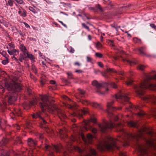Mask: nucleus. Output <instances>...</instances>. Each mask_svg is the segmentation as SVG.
I'll return each mask as SVG.
<instances>
[{"label": "nucleus", "instance_id": "nucleus-1", "mask_svg": "<svg viewBox=\"0 0 156 156\" xmlns=\"http://www.w3.org/2000/svg\"><path fill=\"white\" fill-rule=\"evenodd\" d=\"M118 129L122 135L121 140H118V139H114L110 136L108 137L106 139H103L98 145L97 147L99 150L102 151L105 149L112 150L114 148L119 149V147L117 145L118 141H121L123 143V146L126 147L129 145V141L132 139L135 140L136 142H137L138 139L143 136L144 132L151 136L153 134L152 131H150L148 128L145 127L140 130L137 134H134L126 133L122 128H120Z\"/></svg>", "mask_w": 156, "mask_h": 156}, {"label": "nucleus", "instance_id": "nucleus-2", "mask_svg": "<svg viewBox=\"0 0 156 156\" xmlns=\"http://www.w3.org/2000/svg\"><path fill=\"white\" fill-rule=\"evenodd\" d=\"M41 101L40 102V106L42 111L44 112V108H49V111L54 114H57L59 117L62 119V118L64 119L67 118V116L64 112L58 108L55 105L52 103L54 100L51 101V97L47 95H42L41 96Z\"/></svg>", "mask_w": 156, "mask_h": 156}, {"label": "nucleus", "instance_id": "nucleus-3", "mask_svg": "<svg viewBox=\"0 0 156 156\" xmlns=\"http://www.w3.org/2000/svg\"><path fill=\"white\" fill-rule=\"evenodd\" d=\"M151 80H156V75L153 76L146 75V77L143 81L139 85H135L134 88L136 93L139 95H143L145 93V90L148 88L153 90H156V84L151 83L149 81Z\"/></svg>", "mask_w": 156, "mask_h": 156}, {"label": "nucleus", "instance_id": "nucleus-4", "mask_svg": "<svg viewBox=\"0 0 156 156\" xmlns=\"http://www.w3.org/2000/svg\"><path fill=\"white\" fill-rule=\"evenodd\" d=\"M65 105L66 108L73 110L74 112L73 115V116H76L80 119L83 117V115L88 112L85 109L77 110L78 107L77 105L74 102H73L72 104H67Z\"/></svg>", "mask_w": 156, "mask_h": 156}, {"label": "nucleus", "instance_id": "nucleus-5", "mask_svg": "<svg viewBox=\"0 0 156 156\" xmlns=\"http://www.w3.org/2000/svg\"><path fill=\"white\" fill-rule=\"evenodd\" d=\"M17 77H15L13 80L14 83H5V87L8 91H12V93H15L20 91L21 90V86L20 83H15L16 81L18 80Z\"/></svg>", "mask_w": 156, "mask_h": 156}, {"label": "nucleus", "instance_id": "nucleus-6", "mask_svg": "<svg viewBox=\"0 0 156 156\" xmlns=\"http://www.w3.org/2000/svg\"><path fill=\"white\" fill-rule=\"evenodd\" d=\"M121 125V123H118L115 125L111 121H110V122H104L102 124H99L98 126L101 131L105 133L109 129L114 127L119 126Z\"/></svg>", "mask_w": 156, "mask_h": 156}, {"label": "nucleus", "instance_id": "nucleus-7", "mask_svg": "<svg viewBox=\"0 0 156 156\" xmlns=\"http://www.w3.org/2000/svg\"><path fill=\"white\" fill-rule=\"evenodd\" d=\"M92 84L93 86L96 87L97 89L96 90V92L99 94H104L108 90V89L107 88L105 92H101L99 90L100 88L102 87H106L107 86L108 84L105 83H99L97 81L95 80L92 81Z\"/></svg>", "mask_w": 156, "mask_h": 156}, {"label": "nucleus", "instance_id": "nucleus-8", "mask_svg": "<svg viewBox=\"0 0 156 156\" xmlns=\"http://www.w3.org/2000/svg\"><path fill=\"white\" fill-rule=\"evenodd\" d=\"M40 147H42L44 150L48 151L55 149L57 152H60V149L62 148V146L60 144H58L57 145H54L53 147L47 144H42L41 145Z\"/></svg>", "mask_w": 156, "mask_h": 156}, {"label": "nucleus", "instance_id": "nucleus-9", "mask_svg": "<svg viewBox=\"0 0 156 156\" xmlns=\"http://www.w3.org/2000/svg\"><path fill=\"white\" fill-rule=\"evenodd\" d=\"M41 112H38L36 114H34L32 115L33 118H39L41 119L40 127L42 128L46 129L47 127V122L45 120H44L42 117L41 116Z\"/></svg>", "mask_w": 156, "mask_h": 156}, {"label": "nucleus", "instance_id": "nucleus-10", "mask_svg": "<svg viewBox=\"0 0 156 156\" xmlns=\"http://www.w3.org/2000/svg\"><path fill=\"white\" fill-rule=\"evenodd\" d=\"M114 97L116 98H119L122 100V103L124 105L125 103L124 102H129V98L125 94H116L115 95Z\"/></svg>", "mask_w": 156, "mask_h": 156}, {"label": "nucleus", "instance_id": "nucleus-11", "mask_svg": "<svg viewBox=\"0 0 156 156\" xmlns=\"http://www.w3.org/2000/svg\"><path fill=\"white\" fill-rule=\"evenodd\" d=\"M81 136L83 140L86 144H91L92 143V139L93 137L91 134H87L86 138L85 137L84 134L82 133L81 134Z\"/></svg>", "mask_w": 156, "mask_h": 156}, {"label": "nucleus", "instance_id": "nucleus-12", "mask_svg": "<svg viewBox=\"0 0 156 156\" xmlns=\"http://www.w3.org/2000/svg\"><path fill=\"white\" fill-rule=\"evenodd\" d=\"M136 149L138 151L139 154L141 155L147 154V149L144 148L143 146L138 144L137 145Z\"/></svg>", "mask_w": 156, "mask_h": 156}, {"label": "nucleus", "instance_id": "nucleus-13", "mask_svg": "<svg viewBox=\"0 0 156 156\" xmlns=\"http://www.w3.org/2000/svg\"><path fill=\"white\" fill-rule=\"evenodd\" d=\"M143 99L147 102L150 101L153 104L156 105V96L154 95L148 96L144 97Z\"/></svg>", "mask_w": 156, "mask_h": 156}, {"label": "nucleus", "instance_id": "nucleus-14", "mask_svg": "<svg viewBox=\"0 0 156 156\" xmlns=\"http://www.w3.org/2000/svg\"><path fill=\"white\" fill-rule=\"evenodd\" d=\"M146 48L145 47H141L138 49V51L140 52V54L142 55L147 57H152L155 58L156 57L155 55H151L146 53L145 52Z\"/></svg>", "mask_w": 156, "mask_h": 156}, {"label": "nucleus", "instance_id": "nucleus-15", "mask_svg": "<svg viewBox=\"0 0 156 156\" xmlns=\"http://www.w3.org/2000/svg\"><path fill=\"white\" fill-rule=\"evenodd\" d=\"M82 103L83 104L85 105H87L89 104H91V105L94 107H99L100 108L101 107V104L98 103L96 102H94L91 103L89 101L87 100H83L82 101Z\"/></svg>", "mask_w": 156, "mask_h": 156}, {"label": "nucleus", "instance_id": "nucleus-16", "mask_svg": "<svg viewBox=\"0 0 156 156\" xmlns=\"http://www.w3.org/2000/svg\"><path fill=\"white\" fill-rule=\"evenodd\" d=\"M6 100H7L8 103L10 104H13L16 100V96L12 95L10 96L7 95L5 97Z\"/></svg>", "mask_w": 156, "mask_h": 156}, {"label": "nucleus", "instance_id": "nucleus-17", "mask_svg": "<svg viewBox=\"0 0 156 156\" xmlns=\"http://www.w3.org/2000/svg\"><path fill=\"white\" fill-rule=\"evenodd\" d=\"M114 101H112L110 103H108L107 105V107L108 108L107 111L108 113L110 114L111 115H112V113L110 112L112 111H113L115 109V108L112 105L113 104Z\"/></svg>", "mask_w": 156, "mask_h": 156}, {"label": "nucleus", "instance_id": "nucleus-18", "mask_svg": "<svg viewBox=\"0 0 156 156\" xmlns=\"http://www.w3.org/2000/svg\"><path fill=\"white\" fill-rule=\"evenodd\" d=\"M18 13L20 16L23 17H25L27 16V12L25 10L21 7L19 9Z\"/></svg>", "mask_w": 156, "mask_h": 156}, {"label": "nucleus", "instance_id": "nucleus-19", "mask_svg": "<svg viewBox=\"0 0 156 156\" xmlns=\"http://www.w3.org/2000/svg\"><path fill=\"white\" fill-rule=\"evenodd\" d=\"M26 58H28L31 61V63H34L35 62V58L32 54L29 53L28 52L25 55H24Z\"/></svg>", "mask_w": 156, "mask_h": 156}, {"label": "nucleus", "instance_id": "nucleus-20", "mask_svg": "<svg viewBox=\"0 0 156 156\" xmlns=\"http://www.w3.org/2000/svg\"><path fill=\"white\" fill-rule=\"evenodd\" d=\"M28 145L31 146H34L37 144V141L36 140H33L32 139L30 138L27 140Z\"/></svg>", "mask_w": 156, "mask_h": 156}, {"label": "nucleus", "instance_id": "nucleus-21", "mask_svg": "<svg viewBox=\"0 0 156 156\" xmlns=\"http://www.w3.org/2000/svg\"><path fill=\"white\" fill-rule=\"evenodd\" d=\"M7 51L10 55H13L14 56L16 55L19 53L18 51H17V50L15 48L11 49H8Z\"/></svg>", "mask_w": 156, "mask_h": 156}, {"label": "nucleus", "instance_id": "nucleus-22", "mask_svg": "<svg viewBox=\"0 0 156 156\" xmlns=\"http://www.w3.org/2000/svg\"><path fill=\"white\" fill-rule=\"evenodd\" d=\"M20 48L21 51L23 52L24 55L28 52L26 48L23 44H21L20 46Z\"/></svg>", "mask_w": 156, "mask_h": 156}, {"label": "nucleus", "instance_id": "nucleus-23", "mask_svg": "<svg viewBox=\"0 0 156 156\" xmlns=\"http://www.w3.org/2000/svg\"><path fill=\"white\" fill-rule=\"evenodd\" d=\"M9 140L5 138H3L0 142V144L1 145L5 146L9 142Z\"/></svg>", "mask_w": 156, "mask_h": 156}, {"label": "nucleus", "instance_id": "nucleus-24", "mask_svg": "<svg viewBox=\"0 0 156 156\" xmlns=\"http://www.w3.org/2000/svg\"><path fill=\"white\" fill-rule=\"evenodd\" d=\"M136 122L130 121L127 122V124L129 127H136Z\"/></svg>", "mask_w": 156, "mask_h": 156}, {"label": "nucleus", "instance_id": "nucleus-25", "mask_svg": "<svg viewBox=\"0 0 156 156\" xmlns=\"http://www.w3.org/2000/svg\"><path fill=\"white\" fill-rule=\"evenodd\" d=\"M6 2V6H9L12 7L13 5L14 1L13 0H5Z\"/></svg>", "mask_w": 156, "mask_h": 156}, {"label": "nucleus", "instance_id": "nucleus-26", "mask_svg": "<svg viewBox=\"0 0 156 156\" xmlns=\"http://www.w3.org/2000/svg\"><path fill=\"white\" fill-rule=\"evenodd\" d=\"M12 113L14 115L19 116L21 115L22 112L20 109H17L15 110Z\"/></svg>", "mask_w": 156, "mask_h": 156}, {"label": "nucleus", "instance_id": "nucleus-27", "mask_svg": "<svg viewBox=\"0 0 156 156\" xmlns=\"http://www.w3.org/2000/svg\"><path fill=\"white\" fill-rule=\"evenodd\" d=\"M1 156H9V152L7 151H5L3 149H2L1 151Z\"/></svg>", "mask_w": 156, "mask_h": 156}, {"label": "nucleus", "instance_id": "nucleus-28", "mask_svg": "<svg viewBox=\"0 0 156 156\" xmlns=\"http://www.w3.org/2000/svg\"><path fill=\"white\" fill-rule=\"evenodd\" d=\"M90 151L92 155L93 156L88 154L86 155V156H94L96 155V152L94 149L92 148H90Z\"/></svg>", "mask_w": 156, "mask_h": 156}, {"label": "nucleus", "instance_id": "nucleus-29", "mask_svg": "<svg viewBox=\"0 0 156 156\" xmlns=\"http://www.w3.org/2000/svg\"><path fill=\"white\" fill-rule=\"evenodd\" d=\"M146 143L150 147L154 146V142L153 140H148L147 141Z\"/></svg>", "mask_w": 156, "mask_h": 156}, {"label": "nucleus", "instance_id": "nucleus-30", "mask_svg": "<svg viewBox=\"0 0 156 156\" xmlns=\"http://www.w3.org/2000/svg\"><path fill=\"white\" fill-rule=\"evenodd\" d=\"M60 4L63 5V6L66 8H71V4L69 3H66L63 2H60Z\"/></svg>", "mask_w": 156, "mask_h": 156}, {"label": "nucleus", "instance_id": "nucleus-31", "mask_svg": "<svg viewBox=\"0 0 156 156\" xmlns=\"http://www.w3.org/2000/svg\"><path fill=\"white\" fill-rule=\"evenodd\" d=\"M78 90L80 93V97H82L83 95L85 94V91L82 89H78Z\"/></svg>", "mask_w": 156, "mask_h": 156}, {"label": "nucleus", "instance_id": "nucleus-32", "mask_svg": "<svg viewBox=\"0 0 156 156\" xmlns=\"http://www.w3.org/2000/svg\"><path fill=\"white\" fill-rule=\"evenodd\" d=\"M8 45L9 46V48L8 47H7V48L8 49H14L15 48V46L14 44H12L11 43H8Z\"/></svg>", "mask_w": 156, "mask_h": 156}, {"label": "nucleus", "instance_id": "nucleus-33", "mask_svg": "<svg viewBox=\"0 0 156 156\" xmlns=\"http://www.w3.org/2000/svg\"><path fill=\"white\" fill-rule=\"evenodd\" d=\"M21 143V138L20 137H18L16 140V141L14 143L15 144H20Z\"/></svg>", "mask_w": 156, "mask_h": 156}, {"label": "nucleus", "instance_id": "nucleus-34", "mask_svg": "<svg viewBox=\"0 0 156 156\" xmlns=\"http://www.w3.org/2000/svg\"><path fill=\"white\" fill-rule=\"evenodd\" d=\"M0 53L6 58H8V55L5 51H0Z\"/></svg>", "mask_w": 156, "mask_h": 156}, {"label": "nucleus", "instance_id": "nucleus-35", "mask_svg": "<svg viewBox=\"0 0 156 156\" xmlns=\"http://www.w3.org/2000/svg\"><path fill=\"white\" fill-rule=\"evenodd\" d=\"M29 9L31 12H32L34 14H36L37 13V12L36 11V9L34 8L31 7L29 6Z\"/></svg>", "mask_w": 156, "mask_h": 156}, {"label": "nucleus", "instance_id": "nucleus-36", "mask_svg": "<svg viewBox=\"0 0 156 156\" xmlns=\"http://www.w3.org/2000/svg\"><path fill=\"white\" fill-rule=\"evenodd\" d=\"M2 24H3V25H4L5 26L8 27L9 25H10V23L8 22H7L5 20H3L2 21Z\"/></svg>", "mask_w": 156, "mask_h": 156}, {"label": "nucleus", "instance_id": "nucleus-37", "mask_svg": "<svg viewBox=\"0 0 156 156\" xmlns=\"http://www.w3.org/2000/svg\"><path fill=\"white\" fill-rule=\"evenodd\" d=\"M32 69L35 73L36 74L37 73V71L36 68L34 65H32Z\"/></svg>", "mask_w": 156, "mask_h": 156}, {"label": "nucleus", "instance_id": "nucleus-38", "mask_svg": "<svg viewBox=\"0 0 156 156\" xmlns=\"http://www.w3.org/2000/svg\"><path fill=\"white\" fill-rule=\"evenodd\" d=\"M82 25L83 28L86 29L88 31H90V30L89 27L86 25L85 23H82Z\"/></svg>", "mask_w": 156, "mask_h": 156}, {"label": "nucleus", "instance_id": "nucleus-39", "mask_svg": "<svg viewBox=\"0 0 156 156\" xmlns=\"http://www.w3.org/2000/svg\"><path fill=\"white\" fill-rule=\"evenodd\" d=\"M95 56L99 58H101L103 57V55L100 53L97 52L95 54Z\"/></svg>", "mask_w": 156, "mask_h": 156}, {"label": "nucleus", "instance_id": "nucleus-40", "mask_svg": "<svg viewBox=\"0 0 156 156\" xmlns=\"http://www.w3.org/2000/svg\"><path fill=\"white\" fill-rule=\"evenodd\" d=\"M145 67L144 66L142 65H140L138 66V69L141 70H144L145 69Z\"/></svg>", "mask_w": 156, "mask_h": 156}, {"label": "nucleus", "instance_id": "nucleus-41", "mask_svg": "<svg viewBox=\"0 0 156 156\" xmlns=\"http://www.w3.org/2000/svg\"><path fill=\"white\" fill-rule=\"evenodd\" d=\"M5 91V89L1 85H0V93L1 94H3Z\"/></svg>", "mask_w": 156, "mask_h": 156}, {"label": "nucleus", "instance_id": "nucleus-42", "mask_svg": "<svg viewBox=\"0 0 156 156\" xmlns=\"http://www.w3.org/2000/svg\"><path fill=\"white\" fill-rule=\"evenodd\" d=\"M37 102V100L36 99H35L32 101L30 103V105H34L36 104Z\"/></svg>", "mask_w": 156, "mask_h": 156}, {"label": "nucleus", "instance_id": "nucleus-43", "mask_svg": "<svg viewBox=\"0 0 156 156\" xmlns=\"http://www.w3.org/2000/svg\"><path fill=\"white\" fill-rule=\"evenodd\" d=\"M96 47L98 49L102 47V45L99 42H98L96 44Z\"/></svg>", "mask_w": 156, "mask_h": 156}, {"label": "nucleus", "instance_id": "nucleus-44", "mask_svg": "<svg viewBox=\"0 0 156 156\" xmlns=\"http://www.w3.org/2000/svg\"><path fill=\"white\" fill-rule=\"evenodd\" d=\"M15 1L20 4H25V3L23 0H15Z\"/></svg>", "mask_w": 156, "mask_h": 156}, {"label": "nucleus", "instance_id": "nucleus-45", "mask_svg": "<svg viewBox=\"0 0 156 156\" xmlns=\"http://www.w3.org/2000/svg\"><path fill=\"white\" fill-rule=\"evenodd\" d=\"M2 64L4 65H5L7 64L9 62V61L8 60V58H6V59L5 60H3L2 61Z\"/></svg>", "mask_w": 156, "mask_h": 156}, {"label": "nucleus", "instance_id": "nucleus-46", "mask_svg": "<svg viewBox=\"0 0 156 156\" xmlns=\"http://www.w3.org/2000/svg\"><path fill=\"white\" fill-rule=\"evenodd\" d=\"M108 73L107 72V71L104 72L102 73V76L106 78H108Z\"/></svg>", "mask_w": 156, "mask_h": 156}, {"label": "nucleus", "instance_id": "nucleus-47", "mask_svg": "<svg viewBox=\"0 0 156 156\" xmlns=\"http://www.w3.org/2000/svg\"><path fill=\"white\" fill-rule=\"evenodd\" d=\"M124 62H127L128 63H129V64H130V65H132V64H135V63L133 62H132L130 61L129 60H128V59H125V60H124Z\"/></svg>", "mask_w": 156, "mask_h": 156}, {"label": "nucleus", "instance_id": "nucleus-48", "mask_svg": "<svg viewBox=\"0 0 156 156\" xmlns=\"http://www.w3.org/2000/svg\"><path fill=\"white\" fill-rule=\"evenodd\" d=\"M24 59L23 55L22 54H20V57L19 58V60L21 62H23V60Z\"/></svg>", "mask_w": 156, "mask_h": 156}, {"label": "nucleus", "instance_id": "nucleus-49", "mask_svg": "<svg viewBox=\"0 0 156 156\" xmlns=\"http://www.w3.org/2000/svg\"><path fill=\"white\" fill-rule=\"evenodd\" d=\"M87 60L88 62H91L92 60V59L90 57L88 56L87 57Z\"/></svg>", "mask_w": 156, "mask_h": 156}, {"label": "nucleus", "instance_id": "nucleus-50", "mask_svg": "<svg viewBox=\"0 0 156 156\" xmlns=\"http://www.w3.org/2000/svg\"><path fill=\"white\" fill-rule=\"evenodd\" d=\"M133 82V81L132 80H129L126 82V83L127 85H129L132 84Z\"/></svg>", "mask_w": 156, "mask_h": 156}, {"label": "nucleus", "instance_id": "nucleus-51", "mask_svg": "<svg viewBox=\"0 0 156 156\" xmlns=\"http://www.w3.org/2000/svg\"><path fill=\"white\" fill-rule=\"evenodd\" d=\"M134 41L136 43H140L141 40L140 39H138L137 38H133Z\"/></svg>", "mask_w": 156, "mask_h": 156}, {"label": "nucleus", "instance_id": "nucleus-52", "mask_svg": "<svg viewBox=\"0 0 156 156\" xmlns=\"http://www.w3.org/2000/svg\"><path fill=\"white\" fill-rule=\"evenodd\" d=\"M37 138L39 139H43L44 137L43 134H38L37 135Z\"/></svg>", "mask_w": 156, "mask_h": 156}, {"label": "nucleus", "instance_id": "nucleus-53", "mask_svg": "<svg viewBox=\"0 0 156 156\" xmlns=\"http://www.w3.org/2000/svg\"><path fill=\"white\" fill-rule=\"evenodd\" d=\"M117 74L119 75L123 76L124 75V73L123 71H119L117 72Z\"/></svg>", "mask_w": 156, "mask_h": 156}, {"label": "nucleus", "instance_id": "nucleus-54", "mask_svg": "<svg viewBox=\"0 0 156 156\" xmlns=\"http://www.w3.org/2000/svg\"><path fill=\"white\" fill-rule=\"evenodd\" d=\"M69 48H70L69 52L71 53H74L75 52V50L72 47H70Z\"/></svg>", "mask_w": 156, "mask_h": 156}, {"label": "nucleus", "instance_id": "nucleus-55", "mask_svg": "<svg viewBox=\"0 0 156 156\" xmlns=\"http://www.w3.org/2000/svg\"><path fill=\"white\" fill-rule=\"evenodd\" d=\"M63 130L62 129H60L59 130V133L61 136H62V137H63Z\"/></svg>", "mask_w": 156, "mask_h": 156}, {"label": "nucleus", "instance_id": "nucleus-56", "mask_svg": "<svg viewBox=\"0 0 156 156\" xmlns=\"http://www.w3.org/2000/svg\"><path fill=\"white\" fill-rule=\"evenodd\" d=\"M90 121L94 123H96L97 122L96 119L94 118H93L90 120Z\"/></svg>", "mask_w": 156, "mask_h": 156}, {"label": "nucleus", "instance_id": "nucleus-57", "mask_svg": "<svg viewBox=\"0 0 156 156\" xmlns=\"http://www.w3.org/2000/svg\"><path fill=\"white\" fill-rule=\"evenodd\" d=\"M150 26L151 27L153 28H154V29H155L156 28V26L154 24L151 23L150 24Z\"/></svg>", "mask_w": 156, "mask_h": 156}, {"label": "nucleus", "instance_id": "nucleus-58", "mask_svg": "<svg viewBox=\"0 0 156 156\" xmlns=\"http://www.w3.org/2000/svg\"><path fill=\"white\" fill-rule=\"evenodd\" d=\"M96 7L97 8H98V9H99L101 11H103V9L101 7V6L100 5H99V4H98L96 6Z\"/></svg>", "mask_w": 156, "mask_h": 156}, {"label": "nucleus", "instance_id": "nucleus-59", "mask_svg": "<svg viewBox=\"0 0 156 156\" xmlns=\"http://www.w3.org/2000/svg\"><path fill=\"white\" fill-rule=\"evenodd\" d=\"M13 126L15 128H16L17 129H19L20 128V126H19L17 124H15L13 125Z\"/></svg>", "mask_w": 156, "mask_h": 156}, {"label": "nucleus", "instance_id": "nucleus-60", "mask_svg": "<svg viewBox=\"0 0 156 156\" xmlns=\"http://www.w3.org/2000/svg\"><path fill=\"white\" fill-rule=\"evenodd\" d=\"M75 72L76 73H83V72L82 70H80V69H79V70H76L75 71Z\"/></svg>", "mask_w": 156, "mask_h": 156}, {"label": "nucleus", "instance_id": "nucleus-61", "mask_svg": "<svg viewBox=\"0 0 156 156\" xmlns=\"http://www.w3.org/2000/svg\"><path fill=\"white\" fill-rule=\"evenodd\" d=\"M76 149L80 153H82L83 151V150L79 147H77Z\"/></svg>", "mask_w": 156, "mask_h": 156}, {"label": "nucleus", "instance_id": "nucleus-62", "mask_svg": "<svg viewBox=\"0 0 156 156\" xmlns=\"http://www.w3.org/2000/svg\"><path fill=\"white\" fill-rule=\"evenodd\" d=\"M92 131L93 133L95 134L97 132V129L95 128H93L92 129Z\"/></svg>", "mask_w": 156, "mask_h": 156}, {"label": "nucleus", "instance_id": "nucleus-63", "mask_svg": "<svg viewBox=\"0 0 156 156\" xmlns=\"http://www.w3.org/2000/svg\"><path fill=\"white\" fill-rule=\"evenodd\" d=\"M98 65L101 67H103V65L102 62H98Z\"/></svg>", "mask_w": 156, "mask_h": 156}, {"label": "nucleus", "instance_id": "nucleus-64", "mask_svg": "<svg viewBox=\"0 0 156 156\" xmlns=\"http://www.w3.org/2000/svg\"><path fill=\"white\" fill-rule=\"evenodd\" d=\"M153 115L156 118V108H155L153 111Z\"/></svg>", "mask_w": 156, "mask_h": 156}]
</instances>
